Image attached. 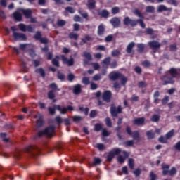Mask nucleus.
I'll list each match as a JSON object with an SVG mask.
<instances>
[{
    "label": "nucleus",
    "mask_w": 180,
    "mask_h": 180,
    "mask_svg": "<svg viewBox=\"0 0 180 180\" xmlns=\"http://www.w3.org/2000/svg\"><path fill=\"white\" fill-rule=\"evenodd\" d=\"M134 13L136 15V16L140 18V19L131 20L130 17L127 16L123 20V25L124 26H129V25H130L131 27H134V26H137V23H139L142 29H146V24L144 23V21H143V19H144V15H143L141 12H140V10L135 9Z\"/></svg>",
    "instance_id": "1"
},
{
    "label": "nucleus",
    "mask_w": 180,
    "mask_h": 180,
    "mask_svg": "<svg viewBox=\"0 0 180 180\" xmlns=\"http://www.w3.org/2000/svg\"><path fill=\"white\" fill-rule=\"evenodd\" d=\"M25 153H27L31 157H37L41 155V148L36 146H30L25 148Z\"/></svg>",
    "instance_id": "2"
},
{
    "label": "nucleus",
    "mask_w": 180,
    "mask_h": 180,
    "mask_svg": "<svg viewBox=\"0 0 180 180\" xmlns=\"http://www.w3.org/2000/svg\"><path fill=\"white\" fill-rule=\"evenodd\" d=\"M54 131H56V127L49 126L45 128L44 130L39 131L38 132L39 137H43V136H46L49 137V139H51L53 137V134H54Z\"/></svg>",
    "instance_id": "3"
},
{
    "label": "nucleus",
    "mask_w": 180,
    "mask_h": 180,
    "mask_svg": "<svg viewBox=\"0 0 180 180\" xmlns=\"http://www.w3.org/2000/svg\"><path fill=\"white\" fill-rule=\"evenodd\" d=\"M162 174L164 175V176H166V175H168V174L170 176H173V175H175L177 172L176 168H175V167H172L171 169L169 170V165L165 163L162 164Z\"/></svg>",
    "instance_id": "4"
},
{
    "label": "nucleus",
    "mask_w": 180,
    "mask_h": 180,
    "mask_svg": "<svg viewBox=\"0 0 180 180\" xmlns=\"http://www.w3.org/2000/svg\"><path fill=\"white\" fill-rule=\"evenodd\" d=\"M18 27L21 32H29L30 33H34V29L36 27L32 25H25L23 23H20L18 25Z\"/></svg>",
    "instance_id": "5"
},
{
    "label": "nucleus",
    "mask_w": 180,
    "mask_h": 180,
    "mask_svg": "<svg viewBox=\"0 0 180 180\" xmlns=\"http://www.w3.org/2000/svg\"><path fill=\"white\" fill-rule=\"evenodd\" d=\"M56 110H58L61 115H65L67 112H72L74 110V107L72 105H68L67 107H61L60 105H55Z\"/></svg>",
    "instance_id": "6"
},
{
    "label": "nucleus",
    "mask_w": 180,
    "mask_h": 180,
    "mask_svg": "<svg viewBox=\"0 0 180 180\" xmlns=\"http://www.w3.org/2000/svg\"><path fill=\"white\" fill-rule=\"evenodd\" d=\"M123 108L122 105H118L117 108L115 105H111L110 112L112 117H117L119 113H122Z\"/></svg>",
    "instance_id": "7"
},
{
    "label": "nucleus",
    "mask_w": 180,
    "mask_h": 180,
    "mask_svg": "<svg viewBox=\"0 0 180 180\" xmlns=\"http://www.w3.org/2000/svg\"><path fill=\"white\" fill-rule=\"evenodd\" d=\"M13 37L15 41H26L27 37L22 32H13Z\"/></svg>",
    "instance_id": "8"
},
{
    "label": "nucleus",
    "mask_w": 180,
    "mask_h": 180,
    "mask_svg": "<svg viewBox=\"0 0 180 180\" xmlns=\"http://www.w3.org/2000/svg\"><path fill=\"white\" fill-rule=\"evenodd\" d=\"M41 32L37 31L34 35V39L39 41L41 44H49V39L46 37H41Z\"/></svg>",
    "instance_id": "9"
},
{
    "label": "nucleus",
    "mask_w": 180,
    "mask_h": 180,
    "mask_svg": "<svg viewBox=\"0 0 180 180\" xmlns=\"http://www.w3.org/2000/svg\"><path fill=\"white\" fill-rule=\"evenodd\" d=\"M102 99L104 102L109 103L112 101V91L110 90H106L103 93Z\"/></svg>",
    "instance_id": "10"
},
{
    "label": "nucleus",
    "mask_w": 180,
    "mask_h": 180,
    "mask_svg": "<svg viewBox=\"0 0 180 180\" xmlns=\"http://www.w3.org/2000/svg\"><path fill=\"white\" fill-rule=\"evenodd\" d=\"M122 75H123V74L119 72H112L110 73L109 77L110 81H117V79H120V78H122Z\"/></svg>",
    "instance_id": "11"
},
{
    "label": "nucleus",
    "mask_w": 180,
    "mask_h": 180,
    "mask_svg": "<svg viewBox=\"0 0 180 180\" xmlns=\"http://www.w3.org/2000/svg\"><path fill=\"white\" fill-rule=\"evenodd\" d=\"M148 46L151 50H158L161 47V44L157 41H150L148 43Z\"/></svg>",
    "instance_id": "12"
},
{
    "label": "nucleus",
    "mask_w": 180,
    "mask_h": 180,
    "mask_svg": "<svg viewBox=\"0 0 180 180\" xmlns=\"http://www.w3.org/2000/svg\"><path fill=\"white\" fill-rule=\"evenodd\" d=\"M60 57L63 64H66L68 67H72L74 65V58L68 59L64 55H61Z\"/></svg>",
    "instance_id": "13"
},
{
    "label": "nucleus",
    "mask_w": 180,
    "mask_h": 180,
    "mask_svg": "<svg viewBox=\"0 0 180 180\" xmlns=\"http://www.w3.org/2000/svg\"><path fill=\"white\" fill-rule=\"evenodd\" d=\"M161 79L162 81H164L163 85H168V84H175V80H174V77L165 75L161 78Z\"/></svg>",
    "instance_id": "14"
},
{
    "label": "nucleus",
    "mask_w": 180,
    "mask_h": 180,
    "mask_svg": "<svg viewBox=\"0 0 180 180\" xmlns=\"http://www.w3.org/2000/svg\"><path fill=\"white\" fill-rule=\"evenodd\" d=\"M146 122V118L144 117H138L133 120V124L135 126H144V123Z\"/></svg>",
    "instance_id": "15"
},
{
    "label": "nucleus",
    "mask_w": 180,
    "mask_h": 180,
    "mask_svg": "<svg viewBox=\"0 0 180 180\" xmlns=\"http://www.w3.org/2000/svg\"><path fill=\"white\" fill-rule=\"evenodd\" d=\"M110 23L113 27H119L120 26V18L117 17H114L110 20Z\"/></svg>",
    "instance_id": "16"
},
{
    "label": "nucleus",
    "mask_w": 180,
    "mask_h": 180,
    "mask_svg": "<svg viewBox=\"0 0 180 180\" xmlns=\"http://www.w3.org/2000/svg\"><path fill=\"white\" fill-rule=\"evenodd\" d=\"M72 92L75 95H79L82 92V86L79 84H75L73 86Z\"/></svg>",
    "instance_id": "17"
},
{
    "label": "nucleus",
    "mask_w": 180,
    "mask_h": 180,
    "mask_svg": "<svg viewBox=\"0 0 180 180\" xmlns=\"http://www.w3.org/2000/svg\"><path fill=\"white\" fill-rule=\"evenodd\" d=\"M86 6H87L88 9H89L90 11L92 10V9H95V8L96 6V1H95V0H87Z\"/></svg>",
    "instance_id": "18"
},
{
    "label": "nucleus",
    "mask_w": 180,
    "mask_h": 180,
    "mask_svg": "<svg viewBox=\"0 0 180 180\" xmlns=\"http://www.w3.org/2000/svg\"><path fill=\"white\" fill-rule=\"evenodd\" d=\"M137 53L139 54H143L144 53V50H146V44L143 43L137 44Z\"/></svg>",
    "instance_id": "19"
},
{
    "label": "nucleus",
    "mask_w": 180,
    "mask_h": 180,
    "mask_svg": "<svg viewBox=\"0 0 180 180\" xmlns=\"http://www.w3.org/2000/svg\"><path fill=\"white\" fill-rule=\"evenodd\" d=\"M22 12L23 15L25 16L26 19H29L30 18H32V9H22L21 11Z\"/></svg>",
    "instance_id": "20"
},
{
    "label": "nucleus",
    "mask_w": 180,
    "mask_h": 180,
    "mask_svg": "<svg viewBox=\"0 0 180 180\" xmlns=\"http://www.w3.org/2000/svg\"><path fill=\"white\" fill-rule=\"evenodd\" d=\"M97 34L98 36H103V34H105V25L100 24L98 25Z\"/></svg>",
    "instance_id": "21"
},
{
    "label": "nucleus",
    "mask_w": 180,
    "mask_h": 180,
    "mask_svg": "<svg viewBox=\"0 0 180 180\" xmlns=\"http://www.w3.org/2000/svg\"><path fill=\"white\" fill-rule=\"evenodd\" d=\"M159 98H160V91H155V93L153 94V102L156 105H158V103H160Z\"/></svg>",
    "instance_id": "22"
},
{
    "label": "nucleus",
    "mask_w": 180,
    "mask_h": 180,
    "mask_svg": "<svg viewBox=\"0 0 180 180\" xmlns=\"http://www.w3.org/2000/svg\"><path fill=\"white\" fill-rule=\"evenodd\" d=\"M36 74H39L42 78L46 77V70L43 68H39L35 70Z\"/></svg>",
    "instance_id": "23"
},
{
    "label": "nucleus",
    "mask_w": 180,
    "mask_h": 180,
    "mask_svg": "<svg viewBox=\"0 0 180 180\" xmlns=\"http://www.w3.org/2000/svg\"><path fill=\"white\" fill-rule=\"evenodd\" d=\"M134 46H136V44L134 42H130L126 49V51L128 54H131V51H133V49L134 48Z\"/></svg>",
    "instance_id": "24"
},
{
    "label": "nucleus",
    "mask_w": 180,
    "mask_h": 180,
    "mask_svg": "<svg viewBox=\"0 0 180 180\" xmlns=\"http://www.w3.org/2000/svg\"><path fill=\"white\" fill-rule=\"evenodd\" d=\"M23 152H22V150H15V152L14 153V158L15 160H16L17 161H19V160H20V158H22V154Z\"/></svg>",
    "instance_id": "25"
},
{
    "label": "nucleus",
    "mask_w": 180,
    "mask_h": 180,
    "mask_svg": "<svg viewBox=\"0 0 180 180\" xmlns=\"http://www.w3.org/2000/svg\"><path fill=\"white\" fill-rule=\"evenodd\" d=\"M165 11H168L169 12H170V11H172V8H168L165 5H160L158 8V12L159 13H160L161 12H164Z\"/></svg>",
    "instance_id": "26"
},
{
    "label": "nucleus",
    "mask_w": 180,
    "mask_h": 180,
    "mask_svg": "<svg viewBox=\"0 0 180 180\" xmlns=\"http://www.w3.org/2000/svg\"><path fill=\"white\" fill-rule=\"evenodd\" d=\"M81 40L84 44H86L88 41H92L94 38H92V37H91L89 34H86L84 35V38H82Z\"/></svg>",
    "instance_id": "27"
},
{
    "label": "nucleus",
    "mask_w": 180,
    "mask_h": 180,
    "mask_svg": "<svg viewBox=\"0 0 180 180\" xmlns=\"http://www.w3.org/2000/svg\"><path fill=\"white\" fill-rule=\"evenodd\" d=\"M101 163H102V159H101L100 158H98V157L94 158L93 163H92V165L94 167H96V165H101Z\"/></svg>",
    "instance_id": "28"
},
{
    "label": "nucleus",
    "mask_w": 180,
    "mask_h": 180,
    "mask_svg": "<svg viewBox=\"0 0 180 180\" xmlns=\"http://www.w3.org/2000/svg\"><path fill=\"white\" fill-rule=\"evenodd\" d=\"M169 72L172 78H176V75H178V71L175 68H171Z\"/></svg>",
    "instance_id": "29"
},
{
    "label": "nucleus",
    "mask_w": 180,
    "mask_h": 180,
    "mask_svg": "<svg viewBox=\"0 0 180 180\" xmlns=\"http://www.w3.org/2000/svg\"><path fill=\"white\" fill-rule=\"evenodd\" d=\"M146 136L148 137V140H153V139H155V134L153 131V130H149L146 132Z\"/></svg>",
    "instance_id": "30"
},
{
    "label": "nucleus",
    "mask_w": 180,
    "mask_h": 180,
    "mask_svg": "<svg viewBox=\"0 0 180 180\" xmlns=\"http://www.w3.org/2000/svg\"><path fill=\"white\" fill-rule=\"evenodd\" d=\"M98 15L101 16V18H109L110 13H109V11H108V10L104 9L101 12H99Z\"/></svg>",
    "instance_id": "31"
},
{
    "label": "nucleus",
    "mask_w": 180,
    "mask_h": 180,
    "mask_svg": "<svg viewBox=\"0 0 180 180\" xmlns=\"http://www.w3.org/2000/svg\"><path fill=\"white\" fill-rule=\"evenodd\" d=\"M58 60H60V56H56L55 58L52 59L53 65L55 67H60V62Z\"/></svg>",
    "instance_id": "32"
},
{
    "label": "nucleus",
    "mask_w": 180,
    "mask_h": 180,
    "mask_svg": "<svg viewBox=\"0 0 180 180\" xmlns=\"http://www.w3.org/2000/svg\"><path fill=\"white\" fill-rule=\"evenodd\" d=\"M13 18L18 22H22V14L19 12H14L13 13Z\"/></svg>",
    "instance_id": "33"
},
{
    "label": "nucleus",
    "mask_w": 180,
    "mask_h": 180,
    "mask_svg": "<svg viewBox=\"0 0 180 180\" xmlns=\"http://www.w3.org/2000/svg\"><path fill=\"white\" fill-rule=\"evenodd\" d=\"M131 136L134 140H136V141H140V133H139V131H133Z\"/></svg>",
    "instance_id": "34"
},
{
    "label": "nucleus",
    "mask_w": 180,
    "mask_h": 180,
    "mask_svg": "<svg viewBox=\"0 0 180 180\" xmlns=\"http://www.w3.org/2000/svg\"><path fill=\"white\" fill-rule=\"evenodd\" d=\"M128 165L131 170L134 169V159L130 158L128 159Z\"/></svg>",
    "instance_id": "35"
},
{
    "label": "nucleus",
    "mask_w": 180,
    "mask_h": 180,
    "mask_svg": "<svg viewBox=\"0 0 180 180\" xmlns=\"http://www.w3.org/2000/svg\"><path fill=\"white\" fill-rule=\"evenodd\" d=\"M124 147H133L134 146V140H128L123 143Z\"/></svg>",
    "instance_id": "36"
},
{
    "label": "nucleus",
    "mask_w": 180,
    "mask_h": 180,
    "mask_svg": "<svg viewBox=\"0 0 180 180\" xmlns=\"http://www.w3.org/2000/svg\"><path fill=\"white\" fill-rule=\"evenodd\" d=\"M155 11V8L153 6H148L146 8V12L147 13H154Z\"/></svg>",
    "instance_id": "37"
},
{
    "label": "nucleus",
    "mask_w": 180,
    "mask_h": 180,
    "mask_svg": "<svg viewBox=\"0 0 180 180\" xmlns=\"http://www.w3.org/2000/svg\"><path fill=\"white\" fill-rule=\"evenodd\" d=\"M175 134V129H172L169 132H167L165 135L167 140H169L172 137H174V134Z\"/></svg>",
    "instance_id": "38"
},
{
    "label": "nucleus",
    "mask_w": 180,
    "mask_h": 180,
    "mask_svg": "<svg viewBox=\"0 0 180 180\" xmlns=\"http://www.w3.org/2000/svg\"><path fill=\"white\" fill-rule=\"evenodd\" d=\"M58 79H60L62 82L65 79V75L64 73L60 72V71L57 72Z\"/></svg>",
    "instance_id": "39"
},
{
    "label": "nucleus",
    "mask_w": 180,
    "mask_h": 180,
    "mask_svg": "<svg viewBox=\"0 0 180 180\" xmlns=\"http://www.w3.org/2000/svg\"><path fill=\"white\" fill-rule=\"evenodd\" d=\"M120 129H122V127L120 125H118L115 127V130L117 131V136L118 137L119 140H122V134L120 133Z\"/></svg>",
    "instance_id": "40"
},
{
    "label": "nucleus",
    "mask_w": 180,
    "mask_h": 180,
    "mask_svg": "<svg viewBox=\"0 0 180 180\" xmlns=\"http://www.w3.org/2000/svg\"><path fill=\"white\" fill-rule=\"evenodd\" d=\"M83 56H84L89 61H92V55H91V53L84 51L83 53Z\"/></svg>",
    "instance_id": "41"
},
{
    "label": "nucleus",
    "mask_w": 180,
    "mask_h": 180,
    "mask_svg": "<svg viewBox=\"0 0 180 180\" xmlns=\"http://www.w3.org/2000/svg\"><path fill=\"white\" fill-rule=\"evenodd\" d=\"M120 54H121V52L119 49H114L111 52V55L112 57H119Z\"/></svg>",
    "instance_id": "42"
},
{
    "label": "nucleus",
    "mask_w": 180,
    "mask_h": 180,
    "mask_svg": "<svg viewBox=\"0 0 180 180\" xmlns=\"http://www.w3.org/2000/svg\"><path fill=\"white\" fill-rule=\"evenodd\" d=\"M120 79L121 81V84L123 86H126V84H127V78L126 77V76L122 75Z\"/></svg>",
    "instance_id": "43"
},
{
    "label": "nucleus",
    "mask_w": 180,
    "mask_h": 180,
    "mask_svg": "<svg viewBox=\"0 0 180 180\" xmlns=\"http://www.w3.org/2000/svg\"><path fill=\"white\" fill-rule=\"evenodd\" d=\"M78 13L84 19H86V20H88V13L82 11V10H79Z\"/></svg>",
    "instance_id": "44"
},
{
    "label": "nucleus",
    "mask_w": 180,
    "mask_h": 180,
    "mask_svg": "<svg viewBox=\"0 0 180 180\" xmlns=\"http://www.w3.org/2000/svg\"><path fill=\"white\" fill-rule=\"evenodd\" d=\"M69 39H74V40H78L79 35L78 34H75V32H70L69 34Z\"/></svg>",
    "instance_id": "45"
},
{
    "label": "nucleus",
    "mask_w": 180,
    "mask_h": 180,
    "mask_svg": "<svg viewBox=\"0 0 180 180\" xmlns=\"http://www.w3.org/2000/svg\"><path fill=\"white\" fill-rule=\"evenodd\" d=\"M148 84L144 81H140L138 82V88H147Z\"/></svg>",
    "instance_id": "46"
},
{
    "label": "nucleus",
    "mask_w": 180,
    "mask_h": 180,
    "mask_svg": "<svg viewBox=\"0 0 180 180\" xmlns=\"http://www.w3.org/2000/svg\"><path fill=\"white\" fill-rule=\"evenodd\" d=\"M82 84H84V85H89V84H91V82L89 81V77H84L82 79Z\"/></svg>",
    "instance_id": "47"
},
{
    "label": "nucleus",
    "mask_w": 180,
    "mask_h": 180,
    "mask_svg": "<svg viewBox=\"0 0 180 180\" xmlns=\"http://www.w3.org/2000/svg\"><path fill=\"white\" fill-rule=\"evenodd\" d=\"M159 143H161L162 144H167L168 143V139H167V137H164L163 136H161L158 139Z\"/></svg>",
    "instance_id": "48"
},
{
    "label": "nucleus",
    "mask_w": 180,
    "mask_h": 180,
    "mask_svg": "<svg viewBox=\"0 0 180 180\" xmlns=\"http://www.w3.org/2000/svg\"><path fill=\"white\" fill-rule=\"evenodd\" d=\"M103 128L102 127V124L101 123H97L94 125V131H102Z\"/></svg>",
    "instance_id": "49"
},
{
    "label": "nucleus",
    "mask_w": 180,
    "mask_h": 180,
    "mask_svg": "<svg viewBox=\"0 0 180 180\" xmlns=\"http://www.w3.org/2000/svg\"><path fill=\"white\" fill-rule=\"evenodd\" d=\"M67 22L64 20H58L57 21V26L58 27H63V26H65Z\"/></svg>",
    "instance_id": "50"
},
{
    "label": "nucleus",
    "mask_w": 180,
    "mask_h": 180,
    "mask_svg": "<svg viewBox=\"0 0 180 180\" xmlns=\"http://www.w3.org/2000/svg\"><path fill=\"white\" fill-rule=\"evenodd\" d=\"M75 79V75L72 73H69L68 75V81L69 82H74V80Z\"/></svg>",
    "instance_id": "51"
},
{
    "label": "nucleus",
    "mask_w": 180,
    "mask_h": 180,
    "mask_svg": "<svg viewBox=\"0 0 180 180\" xmlns=\"http://www.w3.org/2000/svg\"><path fill=\"white\" fill-rule=\"evenodd\" d=\"M113 158H115V156L113 155V153H111V152H109L108 155L107 156L106 161H108V162H112Z\"/></svg>",
    "instance_id": "52"
},
{
    "label": "nucleus",
    "mask_w": 180,
    "mask_h": 180,
    "mask_svg": "<svg viewBox=\"0 0 180 180\" xmlns=\"http://www.w3.org/2000/svg\"><path fill=\"white\" fill-rule=\"evenodd\" d=\"M97 115H98V111H96V110H92L90 112L89 117H91V119H95V117H96Z\"/></svg>",
    "instance_id": "53"
},
{
    "label": "nucleus",
    "mask_w": 180,
    "mask_h": 180,
    "mask_svg": "<svg viewBox=\"0 0 180 180\" xmlns=\"http://www.w3.org/2000/svg\"><path fill=\"white\" fill-rule=\"evenodd\" d=\"M151 122H155L157 123V122H160V115H153L150 118Z\"/></svg>",
    "instance_id": "54"
},
{
    "label": "nucleus",
    "mask_w": 180,
    "mask_h": 180,
    "mask_svg": "<svg viewBox=\"0 0 180 180\" xmlns=\"http://www.w3.org/2000/svg\"><path fill=\"white\" fill-rule=\"evenodd\" d=\"M37 125L38 127H42V126H44V120H43V118H39V120L37 122Z\"/></svg>",
    "instance_id": "55"
},
{
    "label": "nucleus",
    "mask_w": 180,
    "mask_h": 180,
    "mask_svg": "<svg viewBox=\"0 0 180 180\" xmlns=\"http://www.w3.org/2000/svg\"><path fill=\"white\" fill-rule=\"evenodd\" d=\"M111 60H112V58L110 57H107L103 59V64H104L105 65H110Z\"/></svg>",
    "instance_id": "56"
},
{
    "label": "nucleus",
    "mask_w": 180,
    "mask_h": 180,
    "mask_svg": "<svg viewBox=\"0 0 180 180\" xmlns=\"http://www.w3.org/2000/svg\"><path fill=\"white\" fill-rule=\"evenodd\" d=\"M50 89H52V91H60V89H58V86L56 83H51L50 85Z\"/></svg>",
    "instance_id": "57"
},
{
    "label": "nucleus",
    "mask_w": 180,
    "mask_h": 180,
    "mask_svg": "<svg viewBox=\"0 0 180 180\" xmlns=\"http://www.w3.org/2000/svg\"><path fill=\"white\" fill-rule=\"evenodd\" d=\"M113 155H119V154H120V153H122V150H120V148H114L112 150V151H110Z\"/></svg>",
    "instance_id": "58"
},
{
    "label": "nucleus",
    "mask_w": 180,
    "mask_h": 180,
    "mask_svg": "<svg viewBox=\"0 0 180 180\" xmlns=\"http://www.w3.org/2000/svg\"><path fill=\"white\" fill-rule=\"evenodd\" d=\"M149 178L150 180H157L158 176L154 173V172L151 171L149 174Z\"/></svg>",
    "instance_id": "59"
},
{
    "label": "nucleus",
    "mask_w": 180,
    "mask_h": 180,
    "mask_svg": "<svg viewBox=\"0 0 180 180\" xmlns=\"http://www.w3.org/2000/svg\"><path fill=\"white\" fill-rule=\"evenodd\" d=\"M49 99H54L56 98V94L53 90H51L48 92Z\"/></svg>",
    "instance_id": "60"
},
{
    "label": "nucleus",
    "mask_w": 180,
    "mask_h": 180,
    "mask_svg": "<svg viewBox=\"0 0 180 180\" xmlns=\"http://www.w3.org/2000/svg\"><path fill=\"white\" fill-rule=\"evenodd\" d=\"M133 174L135 176H140V175H141V169L140 168H137L136 169L134 172Z\"/></svg>",
    "instance_id": "61"
},
{
    "label": "nucleus",
    "mask_w": 180,
    "mask_h": 180,
    "mask_svg": "<svg viewBox=\"0 0 180 180\" xmlns=\"http://www.w3.org/2000/svg\"><path fill=\"white\" fill-rule=\"evenodd\" d=\"M105 124L106 126H108V127H112V120H110V118L109 117H107L105 118Z\"/></svg>",
    "instance_id": "62"
},
{
    "label": "nucleus",
    "mask_w": 180,
    "mask_h": 180,
    "mask_svg": "<svg viewBox=\"0 0 180 180\" xmlns=\"http://www.w3.org/2000/svg\"><path fill=\"white\" fill-rule=\"evenodd\" d=\"M145 33L150 36H153V34H154V30L153 28H146Z\"/></svg>",
    "instance_id": "63"
},
{
    "label": "nucleus",
    "mask_w": 180,
    "mask_h": 180,
    "mask_svg": "<svg viewBox=\"0 0 180 180\" xmlns=\"http://www.w3.org/2000/svg\"><path fill=\"white\" fill-rule=\"evenodd\" d=\"M112 40H113V35L112 34L108 35L105 38V43H110V41H112Z\"/></svg>",
    "instance_id": "64"
}]
</instances>
